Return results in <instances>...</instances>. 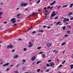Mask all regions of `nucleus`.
<instances>
[{
    "label": "nucleus",
    "mask_w": 73,
    "mask_h": 73,
    "mask_svg": "<svg viewBox=\"0 0 73 73\" xmlns=\"http://www.w3.org/2000/svg\"><path fill=\"white\" fill-rule=\"evenodd\" d=\"M55 13H56V11H54L52 12L51 15L50 16V17H51V19H53L52 17L55 16Z\"/></svg>",
    "instance_id": "f257e3e1"
},
{
    "label": "nucleus",
    "mask_w": 73,
    "mask_h": 73,
    "mask_svg": "<svg viewBox=\"0 0 73 73\" xmlns=\"http://www.w3.org/2000/svg\"><path fill=\"white\" fill-rule=\"evenodd\" d=\"M10 21L11 22H12L14 24L16 22V18H13L11 20H10Z\"/></svg>",
    "instance_id": "f03ea898"
},
{
    "label": "nucleus",
    "mask_w": 73,
    "mask_h": 73,
    "mask_svg": "<svg viewBox=\"0 0 73 73\" xmlns=\"http://www.w3.org/2000/svg\"><path fill=\"white\" fill-rule=\"evenodd\" d=\"M21 7H25V6H27V4L24 3H22L20 4Z\"/></svg>",
    "instance_id": "7ed1b4c3"
},
{
    "label": "nucleus",
    "mask_w": 73,
    "mask_h": 73,
    "mask_svg": "<svg viewBox=\"0 0 73 73\" xmlns=\"http://www.w3.org/2000/svg\"><path fill=\"white\" fill-rule=\"evenodd\" d=\"M64 19L63 20V22L64 23H66V21H69V18H67L66 19V18H64Z\"/></svg>",
    "instance_id": "20e7f679"
},
{
    "label": "nucleus",
    "mask_w": 73,
    "mask_h": 73,
    "mask_svg": "<svg viewBox=\"0 0 73 73\" xmlns=\"http://www.w3.org/2000/svg\"><path fill=\"white\" fill-rule=\"evenodd\" d=\"M7 49H9L10 48L12 49V48H13V46L10 44V45L7 46Z\"/></svg>",
    "instance_id": "39448f33"
},
{
    "label": "nucleus",
    "mask_w": 73,
    "mask_h": 73,
    "mask_svg": "<svg viewBox=\"0 0 73 73\" xmlns=\"http://www.w3.org/2000/svg\"><path fill=\"white\" fill-rule=\"evenodd\" d=\"M49 14V12H48V10H46L45 11V15H46V16Z\"/></svg>",
    "instance_id": "423d86ee"
},
{
    "label": "nucleus",
    "mask_w": 73,
    "mask_h": 73,
    "mask_svg": "<svg viewBox=\"0 0 73 73\" xmlns=\"http://www.w3.org/2000/svg\"><path fill=\"white\" fill-rule=\"evenodd\" d=\"M9 65V63H7L4 64V65H3V67H5V66H8Z\"/></svg>",
    "instance_id": "0eeeda50"
},
{
    "label": "nucleus",
    "mask_w": 73,
    "mask_h": 73,
    "mask_svg": "<svg viewBox=\"0 0 73 73\" xmlns=\"http://www.w3.org/2000/svg\"><path fill=\"white\" fill-rule=\"evenodd\" d=\"M51 43H47V46L48 47H50L51 46Z\"/></svg>",
    "instance_id": "6e6552de"
},
{
    "label": "nucleus",
    "mask_w": 73,
    "mask_h": 73,
    "mask_svg": "<svg viewBox=\"0 0 73 73\" xmlns=\"http://www.w3.org/2000/svg\"><path fill=\"white\" fill-rule=\"evenodd\" d=\"M35 59H36V56H34L31 58V60L34 61L35 60Z\"/></svg>",
    "instance_id": "1a4fd4ad"
},
{
    "label": "nucleus",
    "mask_w": 73,
    "mask_h": 73,
    "mask_svg": "<svg viewBox=\"0 0 73 73\" xmlns=\"http://www.w3.org/2000/svg\"><path fill=\"white\" fill-rule=\"evenodd\" d=\"M72 14H73V13H72V12H69L68 14V16H70L72 15Z\"/></svg>",
    "instance_id": "9d476101"
},
{
    "label": "nucleus",
    "mask_w": 73,
    "mask_h": 73,
    "mask_svg": "<svg viewBox=\"0 0 73 73\" xmlns=\"http://www.w3.org/2000/svg\"><path fill=\"white\" fill-rule=\"evenodd\" d=\"M18 57H19V55H16L14 56L13 58H18Z\"/></svg>",
    "instance_id": "9b49d317"
},
{
    "label": "nucleus",
    "mask_w": 73,
    "mask_h": 73,
    "mask_svg": "<svg viewBox=\"0 0 73 73\" xmlns=\"http://www.w3.org/2000/svg\"><path fill=\"white\" fill-rule=\"evenodd\" d=\"M54 65V64L53 63H50V66H53Z\"/></svg>",
    "instance_id": "f8f14e48"
},
{
    "label": "nucleus",
    "mask_w": 73,
    "mask_h": 73,
    "mask_svg": "<svg viewBox=\"0 0 73 73\" xmlns=\"http://www.w3.org/2000/svg\"><path fill=\"white\" fill-rule=\"evenodd\" d=\"M33 46V44L31 43L29 45V48H31L32 47V46Z\"/></svg>",
    "instance_id": "ddd939ff"
},
{
    "label": "nucleus",
    "mask_w": 73,
    "mask_h": 73,
    "mask_svg": "<svg viewBox=\"0 0 73 73\" xmlns=\"http://www.w3.org/2000/svg\"><path fill=\"white\" fill-rule=\"evenodd\" d=\"M56 1H54L53 3H51L50 4V5H53V4H55L56 3Z\"/></svg>",
    "instance_id": "4468645a"
},
{
    "label": "nucleus",
    "mask_w": 73,
    "mask_h": 73,
    "mask_svg": "<svg viewBox=\"0 0 73 73\" xmlns=\"http://www.w3.org/2000/svg\"><path fill=\"white\" fill-rule=\"evenodd\" d=\"M61 23V22L59 21V22H57V23H56V25H58L60 24Z\"/></svg>",
    "instance_id": "2eb2a0df"
},
{
    "label": "nucleus",
    "mask_w": 73,
    "mask_h": 73,
    "mask_svg": "<svg viewBox=\"0 0 73 73\" xmlns=\"http://www.w3.org/2000/svg\"><path fill=\"white\" fill-rule=\"evenodd\" d=\"M44 32V31L42 30H39L38 31V32H39V33H43V32Z\"/></svg>",
    "instance_id": "dca6fc26"
},
{
    "label": "nucleus",
    "mask_w": 73,
    "mask_h": 73,
    "mask_svg": "<svg viewBox=\"0 0 73 73\" xmlns=\"http://www.w3.org/2000/svg\"><path fill=\"white\" fill-rule=\"evenodd\" d=\"M70 69H73V65L72 64L70 66Z\"/></svg>",
    "instance_id": "f3484780"
},
{
    "label": "nucleus",
    "mask_w": 73,
    "mask_h": 73,
    "mask_svg": "<svg viewBox=\"0 0 73 73\" xmlns=\"http://www.w3.org/2000/svg\"><path fill=\"white\" fill-rule=\"evenodd\" d=\"M73 3L71 4L70 5V8H72V7H73Z\"/></svg>",
    "instance_id": "a211bd4d"
},
{
    "label": "nucleus",
    "mask_w": 73,
    "mask_h": 73,
    "mask_svg": "<svg viewBox=\"0 0 73 73\" xmlns=\"http://www.w3.org/2000/svg\"><path fill=\"white\" fill-rule=\"evenodd\" d=\"M68 7V5H65L64 6H63V8H66V7Z\"/></svg>",
    "instance_id": "6ab92c4d"
},
{
    "label": "nucleus",
    "mask_w": 73,
    "mask_h": 73,
    "mask_svg": "<svg viewBox=\"0 0 73 73\" xmlns=\"http://www.w3.org/2000/svg\"><path fill=\"white\" fill-rule=\"evenodd\" d=\"M40 71H41V70L40 69H38L37 70V72L38 73L40 72Z\"/></svg>",
    "instance_id": "aec40b11"
},
{
    "label": "nucleus",
    "mask_w": 73,
    "mask_h": 73,
    "mask_svg": "<svg viewBox=\"0 0 73 73\" xmlns=\"http://www.w3.org/2000/svg\"><path fill=\"white\" fill-rule=\"evenodd\" d=\"M63 30H65V29H66V27L64 26L63 27Z\"/></svg>",
    "instance_id": "412c9836"
},
{
    "label": "nucleus",
    "mask_w": 73,
    "mask_h": 73,
    "mask_svg": "<svg viewBox=\"0 0 73 73\" xmlns=\"http://www.w3.org/2000/svg\"><path fill=\"white\" fill-rule=\"evenodd\" d=\"M65 44H66V42H64L61 45H65Z\"/></svg>",
    "instance_id": "4be33fe9"
},
{
    "label": "nucleus",
    "mask_w": 73,
    "mask_h": 73,
    "mask_svg": "<svg viewBox=\"0 0 73 73\" xmlns=\"http://www.w3.org/2000/svg\"><path fill=\"white\" fill-rule=\"evenodd\" d=\"M36 33V32L34 31L32 33V34H35Z\"/></svg>",
    "instance_id": "5701e85b"
},
{
    "label": "nucleus",
    "mask_w": 73,
    "mask_h": 73,
    "mask_svg": "<svg viewBox=\"0 0 73 73\" xmlns=\"http://www.w3.org/2000/svg\"><path fill=\"white\" fill-rule=\"evenodd\" d=\"M67 33H68V34H69V33H70V31L69 30L68 31H67Z\"/></svg>",
    "instance_id": "b1692460"
},
{
    "label": "nucleus",
    "mask_w": 73,
    "mask_h": 73,
    "mask_svg": "<svg viewBox=\"0 0 73 73\" xmlns=\"http://www.w3.org/2000/svg\"><path fill=\"white\" fill-rule=\"evenodd\" d=\"M58 16H57L54 18V20H56V19H58Z\"/></svg>",
    "instance_id": "393cba45"
},
{
    "label": "nucleus",
    "mask_w": 73,
    "mask_h": 73,
    "mask_svg": "<svg viewBox=\"0 0 73 73\" xmlns=\"http://www.w3.org/2000/svg\"><path fill=\"white\" fill-rule=\"evenodd\" d=\"M66 62V61L65 60H64L62 62V64H65V62Z\"/></svg>",
    "instance_id": "a878e982"
},
{
    "label": "nucleus",
    "mask_w": 73,
    "mask_h": 73,
    "mask_svg": "<svg viewBox=\"0 0 73 73\" xmlns=\"http://www.w3.org/2000/svg\"><path fill=\"white\" fill-rule=\"evenodd\" d=\"M36 62H34L32 63V65H35L36 64H35Z\"/></svg>",
    "instance_id": "bb28decb"
},
{
    "label": "nucleus",
    "mask_w": 73,
    "mask_h": 73,
    "mask_svg": "<svg viewBox=\"0 0 73 73\" xmlns=\"http://www.w3.org/2000/svg\"><path fill=\"white\" fill-rule=\"evenodd\" d=\"M23 62H25V60L23 59L22 60Z\"/></svg>",
    "instance_id": "cd10ccee"
},
{
    "label": "nucleus",
    "mask_w": 73,
    "mask_h": 73,
    "mask_svg": "<svg viewBox=\"0 0 73 73\" xmlns=\"http://www.w3.org/2000/svg\"><path fill=\"white\" fill-rule=\"evenodd\" d=\"M53 7L52 6L51 7H50V10H52V9H53Z\"/></svg>",
    "instance_id": "c85d7f7f"
},
{
    "label": "nucleus",
    "mask_w": 73,
    "mask_h": 73,
    "mask_svg": "<svg viewBox=\"0 0 73 73\" xmlns=\"http://www.w3.org/2000/svg\"><path fill=\"white\" fill-rule=\"evenodd\" d=\"M41 62V61H38L36 63V64H38L39 63H40Z\"/></svg>",
    "instance_id": "c756f323"
},
{
    "label": "nucleus",
    "mask_w": 73,
    "mask_h": 73,
    "mask_svg": "<svg viewBox=\"0 0 73 73\" xmlns=\"http://www.w3.org/2000/svg\"><path fill=\"white\" fill-rule=\"evenodd\" d=\"M31 29H32V27L29 28L28 29V31H30V30H31Z\"/></svg>",
    "instance_id": "7c9ffc66"
},
{
    "label": "nucleus",
    "mask_w": 73,
    "mask_h": 73,
    "mask_svg": "<svg viewBox=\"0 0 73 73\" xmlns=\"http://www.w3.org/2000/svg\"><path fill=\"white\" fill-rule=\"evenodd\" d=\"M9 70V68H7L6 69V72H7V71H8V70Z\"/></svg>",
    "instance_id": "2f4dec72"
},
{
    "label": "nucleus",
    "mask_w": 73,
    "mask_h": 73,
    "mask_svg": "<svg viewBox=\"0 0 73 73\" xmlns=\"http://www.w3.org/2000/svg\"><path fill=\"white\" fill-rule=\"evenodd\" d=\"M60 8H61V6H59L58 7L57 9H60Z\"/></svg>",
    "instance_id": "473e14b6"
},
{
    "label": "nucleus",
    "mask_w": 73,
    "mask_h": 73,
    "mask_svg": "<svg viewBox=\"0 0 73 73\" xmlns=\"http://www.w3.org/2000/svg\"><path fill=\"white\" fill-rule=\"evenodd\" d=\"M46 72H49V69H47L46 70Z\"/></svg>",
    "instance_id": "72a5a7b5"
},
{
    "label": "nucleus",
    "mask_w": 73,
    "mask_h": 73,
    "mask_svg": "<svg viewBox=\"0 0 73 73\" xmlns=\"http://www.w3.org/2000/svg\"><path fill=\"white\" fill-rule=\"evenodd\" d=\"M41 47H38L37 49H41Z\"/></svg>",
    "instance_id": "f704fd0d"
},
{
    "label": "nucleus",
    "mask_w": 73,
    "mask_h": 73,
    "mask_svg": "<svg viewBox=\"0 0 73 73\" xmlns=\"http://www.w3.org/2000/svg\"><path fill=\"white\" fill-rule=\"evenodd\" d=\"M27 50V48H25L23 49V50L24 51H26V50Z\"/></svg>",
    "instance_id": "c9c22d12"
},
{
    "label": "nucleus",
    "mask_w": 73,
    "mask_h": 73,
    "mask_svg": "<svg viewBox=\"0 0 73 73\" xmlns=\"http://www.w3.org/2000/svg\"><path fill=\"white\" fill-rule=\"evenodd\" d=\"M7 22L6 21V22H3V24H7Z\"/></svg>",
    "instance_id": "e433bc0d"
},
{
    "label": "nucleus",
    "mask_w": 73,
    "mask_h": 73,
    "mask_svg": "<svg viewBox=\"0 0 73 73\" xmlns=\"http://www.w3.org/2000/svg\"><path fill=\"white\" fill-rule=\"evenodd\" d=\"M67 27L68 28H70V26L68 25L67 26Z\"/></svg>",
    "instance_id": "4c0bfd02"
},
{
    "label": "nucleus",
    "mask_w": 73,
    "mask_h": 73,
    "mask_svg": "<svg viewBox=\"0 0 73 73\" xmlns=\"http://www.w3.org/2000/svg\"><path fill=\"white\" fill-rule=\"evenodd\" d=\"M14 72L15 73H19V71H15Z\"/></svg>",
    "instance_id": "58836bf2"
},
{
    "label": "nucleus",
    "mask_w": 73,
    "mask_h": 73,
    "mask_svg": "<svg viewBox=\"0 0 73 73\" xmlns=\"http://www.w3.org/2000/svg\"><path fill=\"white\" fill-rule=\"evenodd\" d=\"M46 66H47V67H49V66H50V65H49V64H46Z\"/></svg>",
    "instance_id": "ea45409f"
},
{
    "label": "nucleus",
    "mask_w": 73,
    "mask_h": 73,
    "mask_svg": "<svg viewBox=\"0 0 73 73\" xmlns=\"http://www.w3.org/2000/svg\"><path fill=\"white\" fill-rule=\"evenodd\" d=\"M40 0H39L37 2V3L38 4V3H40Z\"/></svg>",
    "instance_id": "a19ab883"
},
{
    "label": "nucleus",
    "mask_w": 73,
    "mask_h": 73,
    "mask_svg": "<svg viewBox=\"0 0 73 73\" xmlns=\"http://www.w3.org/2000/svg\"><path fill=\"white\" fill-rule=\"evenodd\" d=\"M2 14H3V13L2 12L0 13V16H1L2 15Z\"/></svg>",
    "instance_id": "79ce46f5"
},
{
    "label": "nucleus",
    "mask_w": 73,
    "mask_h": 73,
    "mask_svg": "<svg viewBox=\"0 0 73 73\" xmlns=\"http://www.w3.org/2000/svg\"><path fill=\"white\" fill-rule=\"evenodd\" d=\"M70 20H73V17H72L71 18H70Z\"/></svg>",
    "instance_id": "37998d69"
},
{
    "label": "nucleus",
    "mask_w": 73,
    "mask_h": 73,
    "mask_svg": "<svg viewBox=\"0 0 73 73\" xmlns=\"http://www.w3.org/2000/svg\"><path fill=\"white\" fill-rule=\"evenodd\" d=\"M15 51V50H12L11 52H14Z\"/></svg>",
    "instance_id": "c03bdc74"
},
{
    "label": "nucleus",
    "mask_w": 73,
    "mask_h": 73,
    "mask_svg": "<svg viewBox=\"0 0 73 73\" xmlns=\"http://www.w3.org/2000/svg\"><path fill=\"white\" fill-rule=\"evenodd\" d=\"M61 66H62V64L60 65L58 67L61 68Z\"/></svg>",
    "instance_id": "a18cd8bd"
},
{
    "label": "nucleus",
    "mask_w": 73,
    "mask_h": 73,
    "mask_svg": "<svg viewBox=\"0 0 73 73\" xmlns=\"http://www.w3.org/2000/svg\"><path fill=\"white\" fill-rule=\"evenodd\" d=\"M25 11H28V8H27L25 9Z\"/></svg>",
    "instance_id": "49530a36"
},
{
    "label": "nucleus",
    "mask_w": 73,
    "mask_h": 73,
    "mask_svg": "<svg viewBox=\"0 0 73 73\" xmlns=\"http://www.w3.org/2000/svg\"><path fill=\"white\" fill-rule=\"evenodd\" d=\"M13 66H14V65H11L10 66V67H13Z\"/></svg>",
    "instance_id": "de8ad7c7"
},
{
    "label": "nucleus",
    "mask_w": 73,
    "mask_h": 73,
    "mask_svg": "<svg viewBox=\"0 0 73 73\" xmlns=\"http://www.w3.org/2000/svg\"><path fill=\"white\" fill-rule=\"evenodd\" d=\"M42 53H43V52H40L39 53V54H42Z\"/></svg>",
    "instance_id": "09e8293b"
},
{
    "label": "nucleus",
    "mask_w": 73,
    "mask_h": 73,
    "mask_svg": "<svg viewBox=\"0 0 73 73\" xmlns=\"http://www.w3.org/2000/svg\"><path fill=\"white\" fill-rule=\"evenodd\" d=\"M68 35H66L64 36V37H68Z\"/></svg>",
    "instance_id": "8fccbe9b"
},
{
    "label": "nucleus",
    "mask_w": 73,
    "mask_h": 73,
    "mask_svg": "<svg viewBox=\"0 0 73 73\" xmlns=\"http://www.w3.org/2000/svg\"><path fill=\"white\" fill-rule=\"evenodd\" d=\"M55 52H55L56 54L57 53H58V51H56H56Z\"/></svg>",
    "instance_id": "3c124183"
},
{
    "label": "nucleus",
    "mask_w": 73,
    "mask_h": 73,
    "mask_svg": "<svg viewBox=\"0 0 73 73\" xmlns=\"http://www.w3.org/2000/svg\"><path fill=\"white\" fill-rule=\"evenodd\" d=\"M20 16V14H18L17 15V17H18V16Z\"/></svg>",
    "instance_id": "603ef678"
},
{
    "label": "nucleus",
    "mask_w": 73,
    "mask_h": 73,
    "mask_svg": "<svg viewBox=\"0 0 73 73\" xmlns=\"http://www.w3.org/2000/svg\"><path fill=\"white\" fill-rule=\"evenodd\" d=\"M18 40L19 41H21V40H22V39L20 38H19L18 39Z\"/></svg>",
    "instance_id": "864d4df0"
},
{
    "label": "nucleus",
    "mask_w": 73,
    "mask_h": 73,
    "mask_svg": "<svg viewBox=\"0 0 73 73\" xmlns=\"http://www.w3.org/2000/svg\"><path fill=\"white\" fill-rule=\"evenodd\" d=\"M19 66V64H17V65H16V67L17 68Z\"/></svg>",
    "instance_id": "5fc2aeb1"
},
{
    "label": "nucleus",
    "mask_w": 73,
    "mask_h": 73,
    "mask_svg": "<svg viewBox=\"0 0 73 73\" xmlns=\"http://www.w3.org/2000/svg\"><path fill=\"white\" fill-rule=\"evenodd\" d=\"M46 27H47V26H43L44 28H46Z\"/></svg>",
    "instance_id": "6e6d98bb"
},
{
    "label": "nucleus",
    "mask_w": 73,
    "mask_h": 73,
    "mask_svg": "<svg viewBox=\"0 0 73 73\" xmlns=\"http://www.w3.org/2000/svg\"><path fill=\"white\" fill-rule=\"evenodd\" d=\"M3 3H0V5H3Z\"/></svg>",
    "instance_id": "4d7b16f0"
},
{
    "label": "nucleus",
    "mask_w": 73,
    "mask_h": 73,
    "mask_svg": "<svg viewBox=\"0 0 73 73\" xmlns=\"http://www.w3.org/2000/svg\"><path fill=\"white\" fill-rule=\"evenodd\" d=\"M50 6H48V7H47V9H50Z\"/></svg>",
    "instance_id": "13d9d810"
},
{
    "label": "nucleus",
    "mask_w": 73,
    "mask_h": 73,
    "mask_svg": "<svg viewBox=\"0 0 73 73\" xmlns=\"http://www.w3.org/2000/svg\"><path fill=\"white\" fill-rule=\"evenodd\" d=\"M57 61H58V62H59V61H60V60H58V59L57 58Z\"/></svg>",
    "instance_id": "bf43d9fd"
},
{
    "label": "nucleus",
    "mask_w": 73,
    "mask_h": 73,
    "mask_svg": "<svg viewBox=\"0 0 73 73\" xmlns=\"http://www.w3.org/2000/svg\"><path fill=\"white\" fill-rule=\"evenodd\" d=\"M48 62H51V60L50 59L48 61Z\"/></svg>",
    "instance_id": "052dcab7"
},
{
    "label": "nucleus",
    "mask_w": 73,
    "mask_h": 73,
    "mask_svg": "<svg viewBox=\"0 0 73 73\" xmlns=\"http://www.w3.org/2000/svg\"><path fill=\"white\" fill-rule=\"evenodd\" d=\"M42 57H45V55H43L42 56Z\"/></svg>",
    "instance_id": "680f3d73"
},
{
    "label": "nucleus",
    "mask_w": 73,
    "mask_h": 73,
    "mask_svg": "<svg viewBox=\"0 0 73 73\" xmlns=\"http://www.w3.org/2000/svg\"><path fill=\"white\" fill-rule=\"evenodd\" d=\"M48 29H50V27H47Z\"/></svg>",
    "instance_id": "e2e57ef3"
},
{
    "label": "nucleus",
    "mask_w": 73,
    "mask_h": 73,
    "mask_svg": "<svg viewBox=\"0 0 73 73\" xmlns=\"http://www.w3.org/2000/svg\"><path fill=\"white\" fill-rule=\"evenodd\" d=\"M38 11H39V12H40V11H41V10L38 9Z\"/></svg>",
    "instance_id": "0e129e2a"
},
{
    "label": "nucleus",
    "mask_w": 73,
    "mask_h": 73,
    "mask_svg": "<svg viewBox=\"0 0 73 73\" xmlns=\"http://www.w3.org/2000/svg\"><path fill=\"white\" fill-rule=\"evenodd\" d=\"M19 8H18L16 9V10H19Z\"/></svg>",
    "instance_id": "69168bd1"
},
{
    "label": "nucleus",
    "mask_w": 73,
    "mask_h": 73,
    "mask_svg": "<svg viewBox=\"0 0 73 73\" xmlns=\"http://www.w3.org/2000/svg\"><path fill=\"white\" fill-rule=\"evenodd\" d=\"M31 15H30L29 16H28V17L29 18L30 17H31Z\"/></svg>",
    "instance_id": "338daca9"
},
{
    "label": "nucleus",
    "mask_w": 73,
    "mask_h": 73,
    "mask_svg": "<svg viewBox=\"0 0 73 73\" xmlns=\"http://www.w3.org/2000/svg\"><path fill=\"white\" fill-rule=\"evenodd\" d=\"M30 4H32V2H30Z\"/></svg>",
    "instance_id": "774afa93"
}]
</instances>
